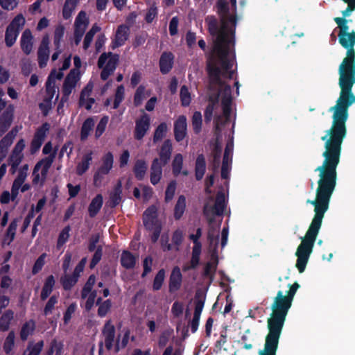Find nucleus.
<instances>
[{"mask_svg":"<svg viewBox=\"0 0 355 355\" xmlns=\"http://www.w3.org/2000/svg\"><path fill=\"white\" fill-rule=\"evenodd\" d=\"M20 218L14 219L9 225L8 228L6 231V236L10 237V241H13L17 227L18 225V223L19 222Z\"/></svg>","mask_w":355,"mask_h":355,"instance_id":"obj_61","label":"nucleus"},{"mask_svg":"<svg viewBox=\"0 0 355 355\" xmlns=\"http://www.w3.org/2000/svg\"><path fill=\"white\" fill-rule=\"evenodd\" d=\"M318 177L315 199L306 200L307 204L314 206L315 214L295 252L297 257L295 266L300 273H302L306 269L321 227L322 219L329 209L331 196L336 187L337 178L322 172H318Z\"/></svg>","mask_w":355,"mask_h":355,"instance_id":"obj_2","label":"nucleus"},{"mask_svg":"<svg viewBox=\"0 0 355 355\" xmlns=\"http://www.w3.org/2000/svg\"><path fill=\"white\" fill-rule=\"evenodd\" d=\"M18 30L8 26L6 31L5 42L8 47H11L15 42L19 34Z\"/></svg>","mask_w":355,"mask_h":355,"instance_id":"obj_40","label":"nucleus"},{"mask_svg":"<svg viewBox=\"0 0 355 355\" xmlns=\"http://www.w3.org/2000/svg\"><path fill=\"white\" fill-rule=\"evenodd\" d=\"M183 166V156L180 153L175 155L172 162V171L175 177H178L181 173Z\"/></svg>","mask_w":355,"mask_h":355,"instance_id":"obj_39","label":"nucleus"},{"mask_svg":"<svg viewBox=\"0 0 355 355\" xmlns=\"http://www.w3.org/2000/svg\"><path fill=\"white\" fill-rule=\"evenodd\" d=\"M13 114L14 107L10 105L0 116V136L4 134L11 125Z\"/></svg>","mask_w":355,"mask_h":355,"instance_id":"obj_16","label":"nucleus"},{"mask_svg":"<svg viewBox=\"0 0 355 355\" xmlns=\"http://www.w3.org/2000/svg\"><path fill=\"white\" fill-rule=\"evenodd\" d=\"M12 144L10 139H8L6 137H3L0 141V155H2V157H6L8 147Z\"/></svg>","mask_w":355,"mask_h":355,"instance_id":"obj_64","label":"nucleus"},{"mask_svg":"<svg viewBox=\"0 0 355 355\" xmlns=\"http://www.w3.org/2000/svg\"><path fill=\"white\" fill-rule=\"evenodd\" d=\"M185 209H186V198L184 195H180L178 197V200H177L176 204L174 207V213H173L174 218L177 220H180L182 217V216L185 211Z\"/></svg>","mask_w":355,"mask_h":355,"instance_id":"obj_31","label":"nucleus"},{"mask_svg":"<svg viewBox=\"0 0 355 355\" xmlns=\"http://www.w3.org/2000/svg\"><path fill=\"white\" fill-rule=\"evenodd\" d=\"M173 131L175 139L178 142L182 141L187 134V117L184 115H180L174 121Z\"/></svg>","mask_w":355,"mask_h":355,"instance_id":"obj_13","label":"nucleus"},{"mask_svg":"<svg viewBox=\"0 0 355 355\" xmlns=\"http://www.w3.org/2000/svg\"><path fill=\"white\" fill-rule=\"evenodd\" d=\"M94 121L93 118L88 117L85 121L83 122L81 130H80V140L85 141L86 140L90 132L93 130L94 127Z\"/></svg>","mask_w":355,"mask_h":355,"instance_id":"obj_33","label":"nucleus"},{"mask_svg":"<svg viewBox=\"0 0 355 355\" xmlns=\"http://www.w3.org/2000/svg\"><path fill=\"white\" fill-rule=\"evenodd\" d=\"M211 258L214 259V262H207L204 268L203 276L212 279L215 274L218 263V256L216 252L211 254Z\"/></svg>","mask_w":355,"mask_h":355,"instance_id":"obj_32","label":"nucleus"},{"mask_svg":"<svg viewBox=\"0 0 355 355\" xmlns=\"http://www.w3.org/2000/svg\"><path fill=\"white\" fill-rule=\"evenodd\" d=\"M32 39H33V37H32L31 31L29 29H26L21 35V47L23 51L26 55H28L32 51V48H33Z\"/></svg>","mask_w":355,"mask_h":355,"instance_id":"obj_28","label":"nucleus"},{"mask_svg":"<svg viewBox=\"0 0 355 355\" xmlns=\"http://www.w3.org/2000/svg\"><path fill=\"white\" fill-rule=\"evenodd\" d=\"M92 160V153L85 154L80 162H79L76 168V173L78 175H83L89 168L90 163Z\"/></svg>","mask_w":355,"mask_h":355,"instance_id":"obj_29","label":"nucleus"},{"mask_svg":"<svg viewBox=\"0 0 355 355\" xmlns=\"http://www.w3.org/2000/svg\"><path fill=\"white\" fill-rule=\"evenodd\" d=\"M14 313L11 310H7L0 318V331H6L9 329L10 322L13 318Z\"/></svg>","mask_w":355,"mask_h":355,"instance_id":"obj_37","label":"nucleus"},{"mask_svg":"<svg viewBox=\"0 0 355 355\" xmlns=\"http://www.w3.org/2000/svg\"><path fill=\"white\" fill-rule=\"evenodd\" d=\"M142 220L146 230L152 232L150 235L152 243H155L158 241L162 230V223L157 218L156 206L151 205L144 211Z\"/></svg>","mask_w":355,"mask_h":355,"instance_id":"obj_7","label":"nucleus"},{"mask_svg":"<svg viewBox=\"0 0 355 355\" xmlns=\"http://www.w3.org/2000/svg\"><path fill=\"white\" fill-rule=\"evenodd\" d=\"M99 30V28L96 26H94L92 28L86 33L84 41L83 48L87 49L93 40L95 33Z\"/></svg>","mask_w":355,"mask_h":355,"instance_id":"obj_55","label":"nucleus"},{"mask_svg":"<svg viewBox=\"0 0 355 355\" xmlns=\"http://www.w3.org/2000/svg\"><path fill=\"white\" fill-rule=\"evenodd\" d=\"M129 34L130 28L128 26L125 24L119 25L116 29L115 37L111 43L112 49L114 50L123 46L128 39Z\"/></svg>","mask_w":355,"mask_h":355,"instance_id":"obj_14","label":"nucleus"},{"mask_svg":"<svg viewBox=\"0 0 355 355\" xmlns=\"http://www.w3.org/2000/svg\"><path fill=\"white\" fill-rule=\"evenodd\" d=\"M217 12L220 17L221 26L219 27L218 21L214 15H208L205 18V23L207 25V30L213 37H218L224 34L227 37V23L226 16L229 12V6L225 1H218L216 3Z\"/></svg>","mask_w":355,"mask_h":355,"instance_id":"obj_6","label":"nucleus"},{"mask_svg":"<svg viewBox=\"0 0 355 355\" xmlns=\"http://www.w3.org/2000/svg\"><path fill=\"white\" fill-rule=\"evenodd\" d=\"M41 169V181L43 182L44 177V159H42L40 162L37 163V164L35 166L33 171V184H37L40 179V173L39 170Z\"/></svg>","mask_w":355,"mask_h":355,"instance_id":"obj_38","label":"nucleus"},{"mask_svg":"<svg viewBox=\"0 0 355 355\" xmlns=\"http://www.w3.org/2000/svg\"><path fill=\"white\" fill-rule=\"evenodd\" d=\"M24 24L25 19L22 15L19 14L14 18V19L8 26L18 30V31L19 32L20 29L23 27Z\"/></svg>","mask_w":355,"mask_h":355,"instance_id":"obj_58","label":"nucleus"},{"mask_svg":"<svg viewBox=\"0 0 355 355\" xmlns=\"http://www.w3.org/2000/svg\"><path fill=\"white\" fill-rule=\"evenodd\" d=\"M182 275L178 266L173 268L169 278L168 291L173 293L178 291L182 284Z\"/></svg>","mask_w":355,"mask_h":355,"instance_id":"obj_17","label":"nucleus"},{"mask_svg":"<svg viewBox=\"0 0 355 355\" xmlns=\"http://www.w3.org/2000/svg\"><path fill=\"white\" fill-rule=\"evenodd\" d=\"M79 80L78 73L72 69L66 76L63 83L62 92V101H67L72 90L75 88L77 82Z\"/></svg>","mask_w":355,"mask_h":355,"instance_id":"obj_11","label":"nucleus"},{"mask_svg":"<svg viewBox=\"0 0 355 355\" xmlns=\"http://www.w3.org/2000/svg\"><path fill=\"white\" fill-rule=\"evenodd\" d=\"M103 256V247L98 245L89 263V268L93 269L101 260Z\"/></svg>","mask_w":355,"mask_h":355,"instance_id":"obj_56","label":"nucleus"},{"mask_svg":"<svg viewBox=\"0 0 355 355\" xmlns=\"http://www.w3.org/2000/svg\"><path fill=\"white\" fill-rule=\"evenodd\" d=\"M64 27L62 24L58 25L54 31L53 43L55 47L59 49L60 46V42L62 40L64 35Z\"/></svg>","mask_w":355,"mask_h":355,"instance_id":"obj_48","label":"nucleus"},{"mask_svg":"<svg viewBox=\"0 0 355 355\" xmlns=\"http://www.w3.org/2000/svg\"><path fill=\"white\" fill-rule=\"evenodd\" d=\"M176 184H176L175 180H171L168 183V184L166 187V191H165L164 200H165L166 202H167V203L169 202L173 198L175 192L176 190Z\"/></svg>","mask_w":355,"mask_h":355,"instance_id":"obj_53","label":"nucleus"},{"mask_svg":"<svg viewBox=\"0 0 355 355\" xmlns=\"http://www.w3.org/2000/svg\"><path fill=\"white\" fill-rule=\"evenodd\" d=\"M111 306L112 302L110 300H106L102 302L98 309V315L100 317L105 316L107 312L110 311Z\"/></svg>","mask_w":355,"mask_h":355,"instance_id":"obj_60","label":"nucleus"},{"mask_svg":"<svg viewBox=\"0 0 355 355\" xmlns=\"http://www.w3.org/2000/svg\"><path fill=\"white\" fill-rule=\"evenodd\" d=\"M88 24L89 21L86 12L81 10L76 18L74 26L78 28L85 27L87 28Z\"/></svg>","mask_w":355,"mask_h":355,"instance_id":"obj_54","label":"nucleus"},{"mask_svg":"<svg viewBox=\"0 0 355 355\" xmlns=\"http://www.w3.org/2000/svg\"><path fill=\"white\" fill-rule=\"evenodd\" d=\"M230 44H232V41L224 34L216 37L214 50L217 56L211 54L207 61V71L211 84L223 85L224 81L222 80L221 76L229 79L233 78L234 71L231 70L233 64L228 58Z\"/></svg>","mask_w":355,"mask_h":355,"instance_id":"obj_3","label":"nucleus"},{"mask_svg":"<svg viewBox=\"0 0 355 355\" xmlns=\"http://www.w3.org/2000/svg\"><path fill=\"white\" fill-rule=\"evenodd\" d=\"M103 203V196L97 194L91 201L88 207V213L90 218H94L100 211Z\"/></svg>","mask_w":355,"mask_h":355,"instance_id":"obj_24","label":"nucleus"},{"mask_svg":"<svg viewBox=\"0 0 355 355\" xmlns=\"http://www.w3.org/2000/svg\"><path fill=\"white\" fill-rule=\"evenodd\" d=\"M119 60L118 54L112 52L103 53L97 62L98 67L102 69L101 78L102 80H107L110 75L115 71Z\"/></svg>","mask_w":355,"mask_h":355,"instance_id":"obj_8","label":"nucleus"},{"mask_svg":"<svg viewBox=\"0 0 355 355\" xmlns=\"http://www.w3.org/2000/svg\"><path fill=\"white\" fill-rule=\"evenodd\" d=\"M165 164H160L159 159L155 157L152 161L150 168V181L153 185L157 184L162 177V167Z\"/></svg>","mask_w":355,"mask_h":355,"instance_id":"obj_15","label":"nucleus"},{"mask_svg":"<svg viewBox=\"0 0 355 355\" xmlns=\"http://www.w3.org/2000/svg\"><path fill=\"white\" fill-rule=\"evenodd\" d=\"M334 21L340 29L338 41L340 45L347 49L346 57L343 59L340 64H355V31L349 32L348 20L344 17H335Z\"/></svg>","mask_w":355,"mask_h":355,"instance_id":"obj_5","label":"nucleus"},{"mask_svg":"<svg viewBox=\"0 0 355 355\" xmlns=\"http://www.w3.org/2000/svg\"><path fill=\"white\" fill-rule=\"evenodd\" d=\"M78 274L73 273L72 275H64L60 279L63 288L69 291L78 282Z\"/></svg>","mask_w":355,"mask_h":355,"instance_id":"obj_35","label":"nucleus"},{"mask_svg":"<svg viewBox=\"0 0 355 355\" xmlns=\"http://www.w3.org/2000/svg\"><path fill=\"white\" fill-rule=\"evenodd\" d=\"M205 301V296L200 292H196L195 295V310L193 313V319L190 323L191 331L192 333H195L198 330L199 325V321L202 311L204 307Z\"/></svg>","mask_w":355,"mask_h":355,"instance_id":"obj_9","label":"nucleus"},{"mask_svg":"<svg viewBox=\"0 0 355 355\" xmlns=\"http://www.w3.org/2000/svg\"><path fill=\"white\" fill-rule=\"evenodd\" d=\"M183 239V232L181 230L178 229L173 232L172 235V242L177 246V250H178L179 246L182 244Z\"/></svg>","mask_w":355,"mask_h":355,"instance_id":"obj_63","label":"nucleus"},{"mask_svg":"<svg viewBox=\"0 0 355 355\" xmlns=\"http://www.w3.org/2000/svg\"><path fill=\"white\" fill-rule=\"evenodd\" d=\"M80 0H65L62 7V16L64 19H69L76 10Z\"/></svg>","mask_w":355,"mask_h":355,"instance_id":"obj_27","label":"nucleus"},{"mask_svg":"<svg viewBox=\"0 0 355 355\" xmlns=\"http://www.w3.org/2000/svg\"><path fill=\"white\" fill-rule=\"evenodd\" d=\"M280 334H267L264 348L259 355H276Z\"/></svg>","mask_w":355,"mask_h":355,"instance_id":"obj_12","label":"nucleus"},{"mask_svg":"<svg viewBox=\"0 0 355 355\" xmlns=\"http://www.w3.org/2000/svg\"><path fill=\"white\" fill-rule=\"evenodd\" d=\"M114 163V157L111 152L107 153L102 158L101 166L112 170Z\"/></svg>","mask_w":355,"mask_h":355,"instance_id":"obj_59","label":"nucleus"},{"mask_svg":"<svg viewBox=\"0 0 355 355\" xmlns=\"http://www.w3.org/2000/svg\"><path fill=\"white\" fill-rule=\"evenodd\" d=\"M44 139V123H43L35 133L31 145V152L35 153L40 148Z\"/></svg>","mask_w":355,"mask_h":355,"instance_id":"obj_25","label":"nucleus"},{"mask_svg":"<svg viewBox=\"0 0 355 355\" xmlns=\"http://www.w3.org/2000/svg\"><path fill=\"white\" fill-rule=\"evenodd\" d=\"M122 183L119 180L115 184L113 191L110 194L108 205L111 208H115L120 204L122 200Z\"/></svg>","mask_w":355,"mask_h":355,"instance_id":"obj_21","label":"nucleus"},{"mask_svg":"<svg viewBox=\"0 0 355 355\" xmlns=\"http://www.w3.org/2000/svg\"><path fill=\"white\" fill-rule=\"evenodd\" d=\"M191 122L193 132L196 134L200 133L202 129V114L200 112L196 111L193 113Z\"/></svg>","mask_w":355,"mask_h":355,"instance_id":"obj_46","label":"nucleus"},{"mask_svg":"<svg viewBox=\"0 0 355 355\" xmlns=\"http://www.w3.org/2000/svg\"><path fill=\"white\" fill-rule=\"evenodd\" d=\"M174 55L171 52H164L159 58V69L162 74H167L173 66Z\"/></svg>","mask_w":355,"mask_h":355,"instance_id":"obj_19","label":"nucleus"},{"mask_svg":"<svg viewBox=\"0 0 355 355\" xmlns=\"http://www.w3.org/2000/svg\"><path fill=\"white\" fill-rule=\"evenodd\" d=\"M147 170L148 164L144 159L136 160L132 171L137 180L141 181L144 179Z\"/></svg>","mask_w":355,"mask_h":355,"instance_id":"obj_23","label":"nucleus"},{"mask_svg":"<svg viewBox=\"0 0 355 355\" xmlns=\"http://www.w3.org/2000/svg\"><path fill=\"white\" fill-rule=\"evenodd\" d=\"M222 148L218 143H216L212 150L211 169L216 173L218 171L220 164V157Z\"/></svg>","mask_w":355,"mask_h":355,"instance_id":"obj_30","label":"nucleus"},{"mask_svg":"<svg viewBox=\"0 0 355 355\" xmlns=\"http://www.w3.org/2000/svg\"><path fill=\"white\" fill-rule=\"evenodd\" d=\"M71 230V227L69 225L64 227L62 230L59 234L56 248L60 250L62 248V246L65 244V243L68 241L69 238V232Z\"/></svg>","mask_w":355,"mask_h":355,"instance_id":"obj_42","label":"nucleus"},{"mask_svg":"<svg viewBox=\"0 0 355 355\" xmlns=\"http://www.w3.org/2000/svg\"><path fill=\"white\" fill-rule=\"evenodd\" d=\"M340 96L334 106L329 109L333 112L332 123L326 134L321 137L324 141V150L322 153L324 160L318 166L315 172H322L337 178V167L340 163L342 144L347 136L346 122L348 119V109L354 103L355 95L352 87L355 84V63L340 64L339 67Z\"/></svg>","mask_w":355,"mask_h":355,"instance_id":"obj_1","label":"nucleus"},{"mask_svg":"<svg viewBox=\"0 0 355 355\" xmlns=\"http://www.w3.org/2000/svg\"><path fill=\"white\" fill-rule=\"evenodd\" d=\"M165 278L164 269H160L156 274L153 284L154 291H159L161 289Z\"/></svg>","mask_w":355,"mask_h":355,"instance_id":"obj_50","label":"nucleus"},{"mask_svg":"<svg viewBox=\"0 0 355 355\" xmlns=\"http://www.w3.org/2000/svg\"><path fill=\"white\" fill-rule=\"evenodd\" d=\"M64 345L61 341L53 340L51 343L50 348L46 352V355H62L63 353Z\"/></svg>","mask_w":355,"mask_h":355,"instance_id":"obj_41","label":"nucleus"},{"mask_svg":"<svg viewBox=\"0 0 355 355\" xmlns=\"http://www.w3.org/2000/svg\"><path fill=\"white\" fill-rule=\"evenodd\" d=\"M168 125L165 122L160 123L155 128L153 135V143L156 144L161 141L166 135Z\"/></svg>","mask_w":355,"mask_h":355,"instance_id":"obj_34","label":"nucleus"},{"mask_svg":"<svg viewBox=\"0 0 355 355\" xmlns=\"http://www.w3.org/2000/svg\"><path fill=\"white\" fill-rule=\"evenodd\" d=\"M225 196L223 191H218L216 196L215 203L211 208V212L216 216H223L226 208Z\"/></svg>","mask_w":355,"mask_h":355,"instance_id":"obj_20","label":"nucleus"},{"mask_svg":"<svg viewBox=\"0 0 355 355\" xmlns=\"http://www.w3.org/2000/svg\"><path fill=\"white\" fill-rule=\"evenodd\" d=\"M229 148L226 146L223 155L222 166H221V178L223 179H227L229 178L230 168L228 166L229 159Z\"/></svg>","mask_w":355,"mask_h":355,"instance_id":"obj_43","label":"nucleus"},{"mask_svg":"<svg viewBox=\"0 0 355 355\" xmlns=\"http://www.w3.org/2000/svg\"><path fill=\"white\" fill-rule=\"evenodd\" d=\"M227 23V39L232 41V45H234L235 27L236 25V17L230 16L226 17Z\"/></svg>","mask_w":355,"mask_h":355,"instance_id":"obj_36","label":"nucleus"},{"mask_svg":"<svg viewBox=\"0 0 355 355\" xmlns=\"http://www.w3.org/2000/svg\"><path fill=\"white\" fill-rule=\"evenodd\" d=\"M96 282V277L94 275H91L88 279L87 280L85 284L84 285L82 291H81V297L85 299L87 297L89 293L92 292L93 286Z\"/></svg>","mask_w":355,"mask_h":355,"instance_id":"obj_45","label":"nucleus"},{"mask_svg":"<svg viewBox=\"0 0 355 355\" xmlns=\"http://www.w3.org/2000/svg\"><path fill=\"white\" fill-rule=\"evenodd\" d=\"M124 95H125V88L123 85H119L116 88L115 95H114V100L113 103V109L116 110L117 109L121 103L124 99Z\"/></svg>","mask_w":355,"mask_h":355,"instance_id":"obj_47","label":"nucleus"},{"mask_svg":"<svg viewBox=\"0 0 355 355\" xmlns=\"http://www.w3.org/2000/svg\"><path fill=\"white\" fill-rule=\"evenodd\" d=\"M288 286L289 290L286 292V295H284L283 291H279L274 298L271 305L272 313L268 319V333H281L286 317L292 306L294 296L300 287L297 282Z\"/></svg>","mask_w":355,"mask_h":355,"instance_id":"obj_4","label":"nucleus"},{"mask_svg":"<svg viewBox=\"0 0 355 355\" xmlns=\"http://www.w3.org/2000/svg\"><path fill=\"white\" fill-rule=\"evenodd\" d=\"M172 152L173 146L171 141L170 139H166L163 142L158 153L159 157L157 158L159 159L160 164L166 165L171 159Z\"/></svg>","mask_w":355,"mask_h":355,"instance_id":"obj_18","label":"nucleus"},{"mask_svg":"<svg viewBox=\"0 0 355 355\" xmlns=\"http://www.w3.org/2000/svg\"><path fill=\"white\" fill-rule=\"evenodd\" d=\"M107 121L108 117L103 116L98 122L95 130V137L96 139L99 138L105 132Z\"/></svg>","mask_w":355,"mask_h":355,"instance_id":"obj_57","label":"nucleus"},{"mask_svg":"<svg viewBox=\"0 0 355 355\" xmlns=\"http://www.w3.org/2000/svg\"><path fill=\"white\" fill-rule=\"evenodd\" d=\"M206 171V161L202 154L198 155L195 164V176L198 181L201 180Z\"/></svg>","mask_w":355,"mask_h":355,"instance_id":"obj_26","label":"nucleus"},{"mask_svg":"<svg viewBox=\"0 0 355 355\" xmlns=\"http://www.w3.org/2000/svg\"><path fill=\"white\" fill-rule=\"evenodd\" d=\"M42 348V342L35 345H30L24 352V355H38Z\"/></svg>","mask_w":355,"mask_h":355,"instance_id":"obj_62","label":"nucleus"},{"mask_svg":"<svg viewBox=\"0 0 355 355\" xmlns=\"http://www.w3.org/2000/svg\"><path fill=\"white\" fill-rule=\"evenodd\" d=\"M120 262L124 268L133 269L136 265L137 257L130 251L123 250L121 255Z\"/></svg>","mask_w":355,"mask_h":355,"instance_id":"obj_22","label":"nucleus"},{"mask_svg":"<svg viewBox=\"0 0 355 355\" xmlns=\"http://www.w3.org/2000/svg\"><path fill=\"white\" fill-rule=\"evenodd\" d=\"M150 126V118L146 113L142 114L135 121V128L134 130V137L136 140H141Z\"/></svg>","mask_w":355,"mask_h":355,"instance_id":"obj_10","label":"nucleus"},{"mask_svg":"<svg viewBox=\"0 0 355 355\" xmlns=\"http://www.w3.org/2000/svg\"><path fill=\"white\" fill-rule=\"evenodd\" d=\"M63 76L64 74L60 70L58 71L55 69H53L49 75L47 80L46 81V92H47L49 87L52 84H54L55 80H61L63 78Z\"/></svg>","mask_w":355,"mask_h":355,"instance_id":"obj_52","label":"nucleus"},{"mask_svg":"<svg viewBox=\"0 0 355 355\" xmlns=\"http://www.w3.org/2000/svg\"><path fill=\"white\" fill-rule=\"evenodd\" d=\"M87 87H85L80 93V99H79V105L80 107H85L87 110H90L93 104L95 103V99L94 98H88L85 99V93Z\"/></svg>","mask_w":355,"mask_h":355,"instance_id":"obj_44","label":"nucleus"},{"mask_svg":"<svg viewBox=\"0 0 355 355\" xmlns=\"http://www.w3.org/2000/svg\"><path fill=\"white\" fill-rule=\"evenodd\" d=\"M145 90H146V87L145 86L141 85H139L137 89H136V92L134 94V100H133V103H134V105L135 107H138L139 106L144 98H145Z\"/></svg>","mask_w":355,"mask_h":355,"instance_id":"obj_49","label":"nucleus"},{"mask_svg":"<svg viewBox=\"0 0 355 355\" xmlns=\"http://www.w3.org/2000/svg\"><path fill=\"white\" fill-rule=\"evenodd\" d=\"M181 104L184 107L189 106L191 103V95L186 85H183L180 88V92Z\"/></svg>","mask_w":355,"mask_h":355,"instance_id":"obj_51","label":"nucleus"}]
</instances>
